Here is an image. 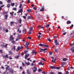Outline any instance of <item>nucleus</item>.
<instances>
[{"label":"nucleus","mask_w":74,"mask_h":74,"mask_svg":"<svg viewBox=\"0 0 74 74\" xmlns=\"http://www.w3.org/2000/svg\"><path fill=\"white\" fill-rule=\"evenodd\" d=\"M27 51H24V53L25 54V59H27V57H29V54L28 53L27 54Z\"/></svg>","instance_id":"1"},{"label":"nucleus","mask_w":74,"mask_h":74,"mask_svg":"<svg viewBox=\"0 0 74 74\" xmlns=\"http://www.w3.org/2000/svg\"><path fill=\"white\" fill-rule=\"evenodd\" d=\"M33 71L34 73L36 71H37V67L36 66H34L33 67Z\"/></svg>","instance_id":"2"},{"label":"nucleus","mask_w":74,"mask_h":74,"mask_svg":"<svg viewBox=\"0 0 74 74\" xmlns=\"http://www.w3.org/2000/svg\"><path fill=\"white\" fill-rule=\"evenodd\" d=\"M46 50H47V48H46L44 49H43L41 48L40 50V52H43V51H45Z\"/></svg>","instance_id":"3"},{"label":"nucleus","mask_w":74,"mask_h":74,"mask_svg":"<svg viewBox=\"0 0 74 74\" xmlns=\"http://www.w3.org/2000/svg\"><path fill=\"white\" fill-rule=\"evenodd\" d=\"M9 71L10 72V73H12V74L14 73V70H13L12 69H10L9 70Z\"/></svg>","instance_id":"4"},{"label":"nucleus","mask_w":74,"mask_h":74,"mask_svg":"<svg viewBox=\"0 0 74 74\" xmlns=\"http://www.w3.org/2000/svg\"><path fill=\"white\" fill-rule=\"evenodd\" d=\"M10 41H12V40H14V37H13V36H12V35L10 36Z\"/></svg>","instance_id":"5"},{"label":"nucleus","mask_w":74,"mask_h":74,"mask_svg":"<svg viewBox=\"0 0 74 74\" xmlns=\"http://www.w3.org/2000/svg\"><path fill=\"white\" fill-rule=\"evenodd\" d=\"M20 37H21V35H18L17 37V38L16 39V41H17L18 40H20Z\"/></svg>","instance_id":"6"},{"label":"nucleus","mask_w":74,"mask_h":74,"mask_svg":"<svg viewBox=\"0 0 74 74\" xmlns=\"http://www.w3.org/2000/svg\"><path fill=\"white\" fill-rule=\"evenodd\" d=\"M23 33H24V34H26V29H25L23 31Z\"/></svg>","instance_id":"7"},{"label":"nucleus","mask_w":74,"mask_h":74,"mask_svg":"<svg viewBox=\"0 0 74 74\" xmlns=\"http://www.w3.org/2000/svg\"><path fill=\"white\" fill-rule=\"evenodd\" d=\"M9 69H10V66H8L6 68V71H9Z\"/></svg>","instance_id":"8"},{"label":"nucleus","mask_w":74,"mask_h":74,"mask_svg":"<svg viewBox=\"0 0 74 74\" xmlns=\"http://www.w3.org/2000/svg\"><path fill=\"white\" fill-rule=\"evenodd\" d=\"M41 8L42 9L40 10V11H44V7H43Z\"/></svg>","instance_id":"9"},{"label":"nucleus","mask_w":74,"mask_h":74,"mask_svg":"<svg viewBox=\"0 0 74 74\" xmlns=\"http://www.w3.org/2000/svg\"><path fill=\"white\" fill-rule=\"evenodd\" d=\"M74 47H72L71 48V51H72V52H73V53H74Z\"/></svg>","instance_id":"10"},{"label":"nucleus","mask_w":74,"mask_h":74,"mask_svg":"<svg viewBox=\"0 0 74 74\" xmlns=\"http://www.w3.org/2000/svg\"><path fill=\"white\" fill-rule=\"evenodd\" d=\"M3 57H4V58H5H5H8V56L6 54V56H3Z\"/></svg>","instance_id":"11"},{"label":"nucleus","mask_w":74,"mask_h":74,"mask_svg":"<svg viewBox=\"0 0 74 74\" xmlns=\"http://www.w3.org/2000/svg\"><path fill=\"white\" fill-rule=\"evenodd\" d=\"M23 12V10L22 9H21L18 11V12L19 13H21V12Z\"/></svg>","instance_id":"12"},{"label":"nucleus","mask_w":74,"mask_h":74,"mask_svg":"<svg viewBox=\"0 0 74 74\" xmlns=\"http://www.w3.org/2000/svg\"><path fill=\"white\" fill-rule=\"evenodd\" d=\"M25 64L26 65H30V63H29V62H25Z\"/></svg>","instance_id":"13"},{"label":"nucleus","mask_w":74,"mask_h":74,"mask_svg":"<svg viewBox=\"0 0 74 74\" xmlns=\"http://www.w3.org/2000/svg\"><path fill=\"white\" fill-rule=\"evenodd\" d=\"M9 53L10 55H12L13 52L11 50L9 51Z\"/></svg>","instance_id":"14"},{"label":"nucleus","mask_w":74,"mask_h":74,"mask_svg":"<svg viewBox=\"0 0 74 74\" xmlns=\"http://www.w3.org/2000/svg\"><path fill=\"white\" fill-rule=\"evenodd\" d=\"M8 14H6L5 15V19H7V18H8Z\"/></svg>","instance_id":"15"},{"label":"nucleus","mask_w":74,"mask_h":74,"mask_svg":"<svg viewBox=\"0 0 74 74\" xmlns=\"http://www.w3.org/2000/svg\"><path fill=\"white\" fill-rule=\"evenodd\" d=\"M19 49H20V47H18L17 49L16 50V51H17V52H18L19 51Z\"/></svg>","instance_id":"16"},{"label":"nucleus","mask_w":74,"mask_h":74,"mask_svg":"<svg viewBox=\"0 0 74 74\" xmlns=\"http://www.w3.org/2000/svg\"><path fill=\"white\" fill-rule=\"evenodd\" d=\"M71 23V21H68L67 22V24H70Z\"/></svg>","instance_id":"17"},{"label":"nucleus","mask_w":74,"mask_h":74,"mask_svg":"<svg viewBox=\"0 0 74 74\" xmlns=\"http://www.w3.org/2000/svg\"><path fill=\"white\" fill-rule=\"evenodd\" d=\"M39 46H41V47H44V44H39Z\"/></svg>","instance_id":"18"},{"label":"nucleus","mask_w":74,"mask_h":74,"mask_svg":"<svg viewBox=\"0 0 74 74\" xmlns=\"http://www.w3.org/2000/svg\"><path fill=\"white\" fill-rule=\"evenodd\" d=\"M68 60V59H67V58H63L62 60L63 61H66V60Z\"/></svg>","instance_id":"19"},{"label":"nucleus","mask_w":74,"mask_h":74,"mask_svg":"<svg viewBox=\"0 0 74 74\" xmlns=\"http://www.w3.org/2000/svg\"><path fill=\"white\" fill-rule=\"evenodd\" d=\"M51 69H55V67H54L53 66H51L50 67Z\"/></svg>","instance_id":"20"},{"label":"nucleus","mask_w":74,"mask_h":74,"mask_svg":"<svg viewBox=\"0 0 74 74\" xmlns=\"http://www.w3.org/2000/svg\"><path fill=\"white\" fill-rule=\"evenodd\" d=\"M19 23L21 24L22 23V19H20L18 20Z\"/></svg>","instance_id":"21"},{"label":"nucleus","mask_w":74,"mask_h":74,"mask_svg":"<svg viewBox=\"0 0 74 74\" xmlns=\"http://www.w3.org/2000/svg\"><path fill=\"white\" fill-rule=\"evenodd\" d=\"M28 12H31V9H28L27 10Z\"/></svg>","instance_id":"22"},{"label":"nucleus","mask_w":74,"mask_h":74,"mask_svg":"<svg viewBox=\"0 0 74 74\" xmlns=\"http://www.w3.org/2000/svg\"><path fill=\"white\" fill-rule=\"evenodd\" d=\"M44 47H46L47 48H48V47H49V46H48V45H45V44H44Z\"/></svg>","instance_id":"23"},{"label":"nucleus","mask_w":74,"mask_h":74,"mask_svg":"<svg viewBox=\"0 0 74 74\" xmlns=\"http://www.w3.org/2000/svg\"><path fill=\"white\" fill-rule=\"evenodd\" d=\"M11 5L12 6H13L14 5H15V3H11Z\"/></svg>","instance_id":"24"},{"label":"nucleus","mask_w":74,"mask_h":74,"mask_svg":"<svg viewBox=\"0 0 74 74\" xmlns=\"http://www.w3.org/2000/svg\"><path fill=\"white\" fill-rule=\"evenodd\" d=\"M7 7L8 8H10V3L8 4Z\"/></svg>","instance_id":"25"},{"label":"nucleus","mask_w":74,"mask_h":74,"mask_svg":"<svg viewBox=\"0 0 74 74\" xmlns=\"http://www.w3.org/2000/svg\"><path fill=\"white\" fill-rule=\"evenodd\" d=\"M46 27L47 28H48V27H49V25L47 24V25H46Z\"/></svg>","instance_id":"26"},{"label":"nucleus","mask_w":74,"mask_h":74,"mask_svg":"<svg viewBox=\"0 0 74 74\" xmlns=\"http://www.w3.org/2000/svg\"><path fill=\"white\" fill-rule=\"evenodd\" d=\"M62 65H64V64H66V62H62Z\"/></svg>","instance_id":"27"},{"label":"nucleus","mask_w":74,"mask_h":74,"mask_svg":"<svg viewBox=\"0 0 74 74\" xmlns=\"http://www.w3.org/2000/svg\"><path fill=\"white\" fill-rule=\"evenodd\" d=\"M14 22L12 21L10 23V25H12V24H14Z\"/></svg>","instance_id":"28"},{"label":"nucleus","mask_w":74,"mask_h":74,"mask_svg":"<svg viewBox=\"0 0 74 74\" xmlns=\"http://www.w3.org/2000/svg\"><path fill=\"white\" fill-rule=\"evenodd\" d=\"M74 27V25L73 24H72L71 26L70 27V28H73V27Z\"/></svg>","instance_id":"29"},{"label":"nucleus","mask_w":74,"mask_h":74,"mask_svg":"<svg viewBox=\"0 0 74 74\" xmlns=\"http://www.w3.org/2000/svg\"><path fill=\"white\" fill-rule=\"evenodd\" d=\"M27 18L28 19H32V17L30 16H28L27 17Z\"/></svg>","instance_id":"30"},{"label":"nucleus","mask_w":74,"mask_h":74,"mask_svg":"<svg viewBox=\"0 0 74 74\" xmlns=\"http://www.w3.org/2000/svg\"><path fill=\"white\" fill-rule=\"evenodd\" d=\"M38 72H41V71H42V70L40 69H38Z\"/></svg>","instance_id":"31"},{"label":"nucleus","mask_w":74,"mask_h":74,"mask_svg":"<svg viewBox=\"0 0 74 74\" xmlns=\"http://www.w3.org/2000/svg\"><path fill=\"white\" fill-rule=\"evenodd\" d=\"M12 42L13 44H14V43H15V41L14 40H12Z\"/></svg>","instance_id":"32"},{"label":"nucleus","mask_w":74,"mask_h":74,"mask_svg":"<svg viewBox=\"0 0 74 74\" xmlns=\"http://www.w3.org/2000/svg\"><path fill=\"white\" fill-rule=\"evenodd\" d=\"M35 52V51H34V50H33V51H32V52L31 53L32 54H33Z\"/></svg>","instance_id":"33"},{"label":"nucleus","mask_w":74,"mask_h":74,"mask_svg":"<svg viewBox=\"0 0 74 74\" xmlns=\"http://www.w3.org/2000/svg\"><path fill=\"white\" fill-rule=\"evenodd\" d=\"M73 45H74V43H72V44H71L70 45V46L72 47L73 46Z\"/></svg>","instance_id":"34"},{"label":"nucleus","mask_w":74,"mask_h":74,"mask_svg":"<svg viewBox=\"0 0 74 74\" xmlns=\"http://www.w3.org/2000/svg\"><path fill=\"white\" fill-rule=\"evenodd\" d=\"M3 74H8L7 72L5 71L3 73Z\"/></svg>","instance_id":"35"},{"label":"nucleus","mask_w":74,"mask_h":74,"mask_svg":"<svg viewBox=\"0 0 74 74\" xmlns=\"http://www.w3.org/2000/svg\"><path fill=\"white\" fill-rule=\"evenodd\" d=\"M27 74H30V72H29V69H28L27 71Z\"/></svg>","instance_id":"36"},{"label":"nucleus","mask_w":74,"mask_h":74,"mask_svg":"<svg viewBox=\"0 0 74 74\" xmlns=\"http://www.w3.org/2000/svg\"><path fill=\"white\" fill-rule=\"evenodd\" d=\"M25 48H28L29 46H28V45H25Z\"/></svg>","instance_id":"37"},{"label":"nucleus","mask_w":74,"mask_h":74,"mask_svg":"<svg viewBox=\"0 0 74 74\" xmlns=\"http://www.w3.org/2000/svg\"><path fill=\"white\" fill-rule=\"evenodd\" d=\"M47 40L49 41V42H51V40L49 38H47Z\"/></svg>","instance_id":"38"},{"label":"nucleus","mask_w":74,"mask_h":74,"mask_svg":"<svg viewBox=\"0 0 74 74\" xmlns=\"http://www.w3.org/2000/svg\"><path fill=\"white\" fill-rule=\"evenodd\" d=\"M27 38H28V39H29V40L32 39V38H31V37H27Z\"/></svg>","instance_id":"39"},{"label":"nucleus","mask_w":74,"mask_h":74,"mask_svg":"<svg viewBox=\"0 0 74 74\" xmlns=\"http://www.w3.org/2000/svg\"><path fill=\"white\" fill-rule=\"evenodd\" d=\"M49 55H52V52H49Z\"/></svg>","instance_id":"40"},{"label":"nucleus","mask_w":74,"mask_h":74,"mask_svg":"<svg viewBox=\"0 0 74 74\" xmlns=\"http://www.w3.org/2000/svg\"><path fill=\"white\" fill-rule=\"evenodd\" d=\"M38 39H40L41 38V36L39 35L38 36Z\"/></svg>","instance_id":"41"},{"label":"nucleus","mask_w":74,"mask_h":74,"mask_svg":"<svg viewBox=\"0 0 74 74\" xmlns=\"http://www.w3.org/2000/svg\"><path fill=\"white\" fill-rule=\"evenodd\" d=\"M19 55H18L16 56V59H18V58H19Z\"/></svg>","instance_id":"42"},{"label":"nucleus","mask_w":74,"mask_h":74,"mask_svg":"<svg viewBox=\"0 0 74 74\" xmlns=\"http://www.w3.org/2000/svg\"><path fill=\"white\" fill-rule=\"evenodd\" d=\"M23 18H24L25 19H26V16H23Z\"/></svg>","instance_id":"43"},{"label":"nucleus","mask_w":74,"mask_h":74,"mask_svg":"<svg viewBox=\"0 0 74 74\" xmlns=\"http://www.w3.org/2000/svg\"><path fill=\"white\" fill-rule=\"evenodd\" d=\"M10 2H11V0H8L7 3H10Z\"/></svg>","instance_id":"44"},{"label":"nucleus","mask_w":74,"mask_h":74,"mask_svg":"<svg viewBox=\"0 0 74 74\" xmlns=\"http://www.w3.org/2000/svg\"><path fill=\"white\" fill-rule=\"evenodd\" d=\"M8 45V44H6L5 45H4V48H6L7 47V46Z\"/></svg>","instance_id":"45"},{"label":"nucleus","mask_w":74,"mask_h":74,"mask_svg":"<svg viewBox=\"0 0 74 74\" xmlns=\"http://www.w3.org/2000/svg\"><path fill=\"white\" fill-rule=\"evenodd\" d=\"M41 64H42V62H39L38 63V65H41Z\"/></svg>","instance_id":"46"},{"label":"nucleus","mask_w":74,"mask_h":74,"mask_svg":"<svg viewBox=\"0 0 74 74\" xmlns=\"http://www.w3.org/2000/svg\"><path fill=\"white\" fill-rule=\"evenodd\" d=\"M10 15H12V16H14V14H12V13L11 12L10 13Z\"/></svg>","instance_id":"47"},{"label":"nucleus","mask_w":74,"mask_h":74,"mask_svg":"<svg viewBox=\"0 0 74 74\" xmlns=\"http://www.w3.org/2000/svg\"><path fill=\"white\" fill-rule=\"evenodd\" d=\"M56 69H57V70H59V69H60V67H56Z\"/></svg>","instance_id":"48"},{"label":"nucleus","mask_w":74,"mask_h":74,"mask_svg":"<svg viewBox=\"0 0 74 74\" xmlns=\"http://www.w3.org/2000/svg\"><path fill=\"white\" fill-rule=\"evenodd\" d=\"M33 9L34 10H37V8H36L35 7H34L33 8Z\"/></svg>","instance_id":"49"},{"label":"nucleus","mask_w":74,"mask_h":74,"mask_svg":"<svg viewBox=\"0 0 74 74\" xmlns=\"http://www.w3.org/2000/svg\"><path fill=\"white\" fill-rule=\"evenodd\" d=\"M52 62H53V63H54L55 62V61L53 60H51Z\"/></svg>","instance_id":"50"},{"label":"nucleus","mask_w":74,"mask_h":74,"mask_svg":"<svg viewBox=\"0 0 74 74\" xmlns=\"http://www.w3.org/2000/svg\"><path fill=\"white\" fill-rule=\"evenodd\" d=\"M58 37V35H57V36H54V38H57Z\"/></svg>","instance_id":"51"},{"label":"nucleus","mask_w":74,"mask_h":74,"mask_svg":"<svg viewBox=\"0 0 74 74\" xmlns=\"http://www.w3.org/2000/svg\"><path fill=\"white\" fill-rule=\"evenodd\" d=\"M16 47V46H14L13 47V49L14 50H15V47Z\"/></svg>","instance_id":"52"},{"label":"nucleus","mask_w":74,"mask_h":74,"mask_svg":"<svg viewBox=\"0 0 74 74\" xmlns=\"http://www.w3.org/2000/svg\"><path fill=\"white\" fill-rule=\"evenodd\" d=\"M22 4H20V6L19 7L20 8H21L22 7Z\"/></svg>","instance_id":"53"},{"label":"nucleus","mask_w":74,"mask_h":74,"mask_svg":"<svg viewBox=\"0 0 74 74\" xmlns=\"http://www.w3.org/2000/svg\"><path fill=\"white\" fill-rule=\"evenodd\" d=\"M29 42H27L26 43V45H29Z\"/></svg>","instance_id":"54"},{"label":"nucleus","mask_w":74,"mask_h":74,"mask_svg":"<svg viewBox=\"0 0 74 74\" xmlns=\"http://www.w3.org/2000/svg\"><path fill=\"white\" fill-rule=\"evenodd\" d=\"M55 44L56 45H59V43H56Z\"/></svg>","instance_id":"55"},{"label":"nucleus","mask_w":74,"mask_h":74,"mask_svg":"<svg viewBox=\"0 0 74 74\" xmlns=\"http://www.w3.org/2000/svg\"><path fill=\"white\" fill-rule=\"evenodd\" d=\"M30 30L31 31L33 30V27H32L30 28Z\"/></svg>","instance_id":"56"},{"label":"nucleus","mask_w":74,"mask_h":74,"mask_svg":"<svg viewBox=\"0 0 74 74\" xmlns=\"http://www.w3.org/2000/svg\"><path fill=\"white\" fill-rule=\"evenodd\" d=\"M9 59H12V58L11 57V56H10L9 57Z\"/></svg>","instance_id":"57"},{"label":"nucleus","mask_w":74,"mask_h":74,"mask_svg":"<svg viewBox=\"0 0 74 74\" xmlns=\"http://www.w3.org/2000/svg\"><path fill=\"white\" fill-rule=\"evenodd\" d=\"M42 74H47L45 73V72H44V71H42Z\"/></svg>","instance_id":"58"},{"label":"nucleus","mask_w":74,"mask_h":74,"mask_svg":"<svg viewBox=\"0 0 74 74\" xmlns=\"http://www.w3.org/2000/svg\"><path fill=\"white\" fill-rule=\"evenodd\" d=\"M5 31L6 33H7L8 32V29H6L5 30Z\"/></svg>","instance_id":"59"},{"label":"nucleus","mask_w":74,"mask_h":74,"mask_svg":"<svg viewBox=\"0 0 74 74\" xmlns=\"http://www.w3.org/2000/svg\"><path fill=\"white\" fill-rule=\"evenodd\" d=\"M0 53H3V51H2V50H0Z\"/></svg>","instance_id":"60"},{"label":"nucleus","mask_w":74,"mask_h":74,"mask_svg":"<svg viewBox=\"0 0 74 74\" xmlns=\"http://www.w3.org/2000/svg\"><path fill=\"white\" fill-rule=\"evenodd\" d=\"M32 31L30 32H29L28 33V34H32V32H31Z\"/></svg>","instance_id":"61"},{"label":"nucleus","mask_w":74,"mask_h":74,"mask_svg":"<svg viewBox=\"0 0 74 74\" xmlns=\"http://www.w3.org/2000/svg\"><path fill=\"white\" fill-rule=\"evenodd\" d=\"M50 73L51 74H54V72H51Z\"/></svg>","instance_id":"62"},{"label":"nucleus","mask_w":74,"mask_h":74,"mask_svg":"<svg viewBox=\"0 0 74 74\" xmlns=\"http://www.w3.org/2000/svg\"><path fill=\"white\" fill-rule=\"evenodd\" d=\"M13 10H15V11H16V8H13Z\"/></svg>","instance_id":"63"},{"label":"nucleus","mask_w":74,"mask_h":74,"mask_svg":"<svg viewBox=\"0 0 74 74\" xmlns=\"http://www.w3.org/2000/svg\"><path fill=\"white\" fill-rule=\"evenodd\" d=\"M58 74H62V73L61 72H59L58 73Z\"/></svg>","instance_id":"64"}]
</instances>
